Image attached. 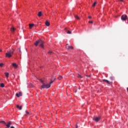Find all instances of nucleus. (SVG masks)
Instances as JSON below:
<instances>
[{
	"label": "nucleus",
	"mask_w": 128,
	"mask_h": 128,
	"mask_svg": "<svg viewBox=\"0 0 128 128\" xmlns=\"http://www.w3.org/2000/svg\"><path fill=\"white\" fill-rule=\"evenodd\" d=\"M44 42L42 41V40H37L34 43V44L36 46H38V44H40V46L42 48H44Z\"/></svg>",
	"instance_id": "f257e3e1"
},
{
	"label": "nucleus",
	"mask_w": 128,
	"mask_h": 128,
	"mask_svg": "<svg viewBox=\"0 0 128 128\" xmlns=\"http://www.w3.org/2000/svg\"><path fill=\"white\" fill-rule=\"evenodd\" d=\"M14 52V49L12 48L11 50H10L7 52L6 54V57L8 58H12Z\"/></svg>",
	"instance_id": "f03ea898"
},
{
	"label": "nucleus",
	"mask_w": 128,
	"mask_h": 128,
	"mask_svg": "<svg viewBox=\"0 0 128 128\" xmlns=\"http://www.w3.org/2000/svg\"><path fill=\"white\" fill-rule=\"evenodd\" d=\"M41 88H50V84H46L44 82H42Z\"/></svg>",
	"instance_id": "7ed1b4c3"
},
{
	"label": "nucleus",
	"mask_w": 128,
	"mask_h": 128,
	"mask_svg": "<svg viewBox=\"0 0 128 128\" xmlns=\"http://www.w3.org/2000/svg\"><path fill=\"white\" fill-rule=\"evenodd\" d=\"M100 116H98V117H94L93 118V120H94V122H98L100 120Z\"/></svg>",
	"instance_id": "20e7f679"
},
{
	"label": "nucleus",
	"mask_w": 128,
	"mask_h": 128,
	"mask_svg": "<svg viewBox=\"0 0 128 128\" xmlns=\"http://www.w3.org/2000/svg\"><path fill=\"white\" fill-rule=\"evenodd\" d=\"M126 18H128V16L126 15H122L121 16L122 20H126Z\"/></svg>",
	"instance_id": "39448f33"
},
{
	"label": "nucleus",
	"mask_w": 128,
	"mask_h": 128,
	"mask_svg": "<svg viewBox=\"0 0 128 128\" xmlns=\"http://www.w3.org/2000/svg\"><path fill=\"white\" fill-rule=\"evenodd\" d=\"M64 30H66V34H72V31L68 30V28H65Z\"/></svg>",
	"instance_id": "423d86ee"
},
{
	"label": "nucleus",
	"mask_w": 128,
	"mask_h": 128,
	"mask_svg": "<svg viewBox=\"0 0 128 128\" xmlns=\"http://www.w3.org/2000/svg\"><path fill=\"white\" fill-rule=\"evenodd\" d=\"M22 96V92H19V94L18 93L16 94V96H17V98H20V96Z\"/></svg>",
	"instance_id": "0eeeda50"
},
{
	"label": "nucleus",
	"mask_w": 128,
	"mask_h": 128,
	"mask_svg": "<svg viewBox=\"0 0 128 128\" xmlns=\"http://www.w3.org/2000/svg\"><path fill=\"white\" fill-rule=\"evenodd\" d=\"M12 124V122H8V124H6V126H7V128H10V124Z\"/></svg>",
	"instance_id": "6e6552de"
},
{
	"label": "nucleus",
	"mask_w": 128,
	"mask_h": 128,
	"mask_svg": "<svg viewBox=\"0 0 128 128\" xmlns=\"http://www.w3.org/2000/svg\"><path fill=\"white\" fill-rule=\"evenodd\" d=\"M45 24L46 26H50V22H48V21L46 20L45 22Z\"/></svg>",
	"instance_id": "1a4fd4ad"
},
{
	"label": "nucleus",
	"mask_w": 128,
	"mask_h": 128,
	"mask_svg": "<svg viewBox=\"0 0 128 128\" xmlns=\"http://www.w3.org/2000/svg\"><path fill=\"white\" fill-rule=\"evenodd\" d=\"M103 82H106V84H112V82L106 80H104Z\"/></svg>",
	"instance_id": "9d476101"
},
{
	"label": "nucleus",
	"mask_w": 128,
	"mask_h": 128,
	"mask_svg": "<svg viewBox=\"0 0 128 128\" xmlns=\"http://www.w3.org/2000/svg\"><path fill=\"white\" fill-rule=\"evenodd\" d=\"M38 16H39V18H40V16H42V12H39L38 14Z\"/></svg>",
	"instance_id": "9b49d317"
},
{
	"label": "nucleus",
	"mask_w": 128,
	"mask_h": 128,
	"mask_svg": "<svg viewBox=\"0 0 128 128\" xmlns=\"http://www.w3.org/2000/svg\"><path fill=\"white\" fill-rule=\"evenodd\" d=\"M12 66H14V68H18V65H16V63H13Z\"/></svg>",
	"instance_id": "f8f14e48"
},
{
	"label": "nucleus",
	"mask_w": 128,
	"mask_h": 128,
	"mask_svg": "<svg viewBox=\"0 0 128 128\" xmlns=\"http://www.w3.org/2000/svg\"><path fill=\"white\" fill-rule=\"evenodd\" d=\"M16 106L17 108H18L20 110H22V106H20L18 104H16Z\"/></svg>",
	"instance_id": "ddd939ff"
},
{
	"label": "nucleus",
	"mask_w": 128,
	"mask_h": 128,
	"mask_svg": "<svg viewBox=\"0 0 128 128\" xmlns=\"http://www.w3.org/2000/svg\"><path fill=\"white\" fill-rule=\"evenodd\" d=\"M67 50H74V47L72 46H68V48H67Z\"/></svg>",
	"instance_id": "4468645a"
},
{
	"label": "nucleus",
	"mask_w": 128,
	"mask_h": 128,
	"mask_svg": "<svg viewBox=\"0 0 128 128\" xmlns=\"http://www.w3.org/2000/svg\"><path fill=\"white\" fill-rule=\"evenodd\" d=\"M34 26V24H29L30 28L31 29L32 28V27Z\"/></svg>",
	"instance_id": "2eb2a0df"
},
{
	"label": "nucleus",
	"mask_w": 128,
	"mask_h": 128,
	"mask_svg": "<svg viewBox=\"0 0 128 128\" xmlns=\"http://www.w3.org/2000/svg\"><path fill=\"white\" fill-rule=\"evenodd\" d=\"M96 4H97L96 1H95L94 2V3L92 5V6H93L94 8V6H96Z\"/></svg>",
	"instance_id": "dca6fc26"
},
{
	"label": "nucleus",
	"mask_w": 128,
	"mask_h": 128,
	"mask_svg": "<svg viewBox=\"0 0 128 128\" xmlns=\"http://www.w3.org/2000/svg\"><path fill=\"white\" fill-rule=\"evenodd\" d=\"M4 74H6V78H8L10 74H8V72H5Z\"/></svg>",
	"instance_id": "f3484780"
},
{
	"label": "nucleus",
	"mask_w": 128,
	"mask_h": 128,
	"mask_svg": "<svg viewBox=\"0 0 128 128\" xmlns=\"http://www.w3.org/2000/svg\"><path fill=\"white\" fill-rule=\"evenodd\" d=\"M50 80H51L50 82L48 84H50V85L52 84L54 82V81L52 80V78H51Z\"/></svg>",
	"instance_id": "a211bd4d"
},
{
	"label": "nucleus",
	"mask_w": 128,
	"mask_h": 128,
	"mask_svg": "<svg viewBox=\"0 0 128 128\" xmlns=\"http://www.w3.org/2000/svg\"><path fill=\"white\" fill-rule=\"evenodd\" d=\"M0 123L4 124H5V126L6 124V122L4 120L0 121Z\"/></svg>",
	"instance_id": "6ab92c4d"
},
{
	"label": "nucleus",
	"mask_w": 128,
	"mask_h": 128,
	"mask_svg": "<svg viewBox=\"0 0 128 128\" xmlns=\"http://www.w3.org/2000/svg\"><path fill=\"white\" fill-rule=\"evenodd\" d=\"M14 30H16V28H14V27H12L11 28V32H14Z\"/></svg>",
	"instance_id": "aec40b11"
},
{
	"label": "nucleus",
	"mask_w": 128,
	"mask_h": 128,
	"mask_svg": "<svg viewBox=\"0 0 128 128\" xmlns=\"http://www.w3.org/2000/svg\"><path fill=\"white\" fill-rule=\"evenodd\" d=\"M0 87L1 88H4V83H2L0 84Z\"/></svg>",
	"instance_id": "412c9836"
},
{
	"label": "nucleus",
	"mask_w": 128,
	"mask_h": 128,
	"mask_svg": "<svg viewBox=\"0 0 128 128\" xmlns=\"http://www.w3.org/2000/svg\"><path fill=\"white\" fill-rule=\"evenodd\" d=\"M58 78L60 80H62V76H59V77Z\"/></svg>",
	"instance_id": "4be33fe9"
},
{
	"label": "nucleus",
	"mask_w": 128,
	"mask_h": 128,
	"mask_svg": "<svg viewBox=\"0 0 128 128\" xmlns=\"http://www.w3.org/2000/svg\"><path fill=\"white\" fill-rule=\"evenodd\" d=\"M4 66V64L3 63H0V68H2V66Z\"/></svg>",
	"instance_id": "5701e85b"
},
{
	"label": "nucleus",
	"mask_w": 128,
	"mask_h": 128,
	"mask_svg": "<svg viewBox=\"0 0 128 128\" xmlns=\"http://www.w3.org/2000/svg\"><path fill=\"white\" fill-rule=\"evenodd\" d=\"M75 18H76V20H80V17L76 15L75 16Z\"/></svg>",
	"instance_id": "b1692460"
},
{
	"label": "nucleus",
	"mask_w": 128,
	"mask_h": 128,
	"mask_svg": "<svg viewBox=\"0 0 128 128\" xmlns=\"http://www.w3.org/2000/svg\"><path fill=\"white\" fill-rule=\"evenodd\" d=\"M26 116H28V114H30V112H28V111H26Z\"/></svg>",
	"instance_id": "393cba45"
},
{
	"label": "nucleus",
	"mask_w": 128,
	"mask_h": 128,
	"mask_svg": "<svg viewBox=\"0 0 128 128\" xmlns=\"http://www.w3.org/2000/svg\"><path fill=\"white\" fill-rule=\"evenodd\" d=\"M39 80L42 83V82H44V80H42V79H40Z\"/></svg>",
	"instance_id": "a878e982"
},
{
	"label": "nucleus",
	"mask_w": 128,
	"mask_h": 128,
	"mask_svg": "<svg viewBox=\"0 0 128 128\" xmlns=\"http://www.w3.org/2000/svg\"><path fill=\"white\" fill-rule=\"evenodd\" d=\"M18 50L19 52H22V50H20V48H18Z\"/></svg>",
	"instance_id": "bb28decb"
},
{
	"label": "nucleus",
	"mask_w": 128,
	"mask_h": 128,
	"mask_svg": "<svg viewBox=\"0 0 128 128\" xmlns=\"http://www.w3.org/2000/svg\"><path fill=\"white\" fill-rule=\"evenodd\" d=\"M110 78L111 80H114V78L110 77Z\"/></svg>",
	"instance_id": "cd10ccee"
},
{
	"label": "nucleus",
	"mask_w": 128,
	"mask_h": 128,
	"mask_svg": "<svg viewBox=\"0 0 128 128\" xmlns=\"http://www.w3.org/2000/svg\"><path fill=\"white\" fill-rule=\"evenodd\" d=\"M48 54H52V52L50 51L49 52H48Z\"/></svg>",
	"instance_id": "c85d7f7f"
},
{
	"label": "nucleus",
	"mask_w": 128,
	"mask_h": 128,
	"mask_svg": "<svg viewBox=\"0 0 128 128\" xmlns=\"http://www.w3.org/2000/svg\"><path fill=\"white\" fill-rule=\"evenodd\" d=\"M88 22L89 24H92L93 22L92 21H89Z\"/></svg>",
	"instance_id": "c756f323"
},
{
	"label": "nucleus",
	"mask_w": 128,
	"mask_h": 128,
	"mask_svg": "<svg viewBox=\"0 0 128 128\" xmlns=\"http://www.w3.org/2000/svg\"><path fill=\"white\" fill-rule=\"evenodd\" d=\"M88 18H92V16H88Z\"/></svg>",
	"instance_id": "7c9ffc66"
},
{
	"label": "nucleus",
	"mask_w": 128,
	"mask_h": 128,
	"mask_svg": "<svg viewBox=\"0 0 128 128\" xmlns=\"http://www.w3.org/2000/svg\"><path fill=\"white\" fill-rule=\"evenodd\" d=\"M54 80H56V78H52V80L54 82Z\"/></svg>",
	"instance_id": "2f4dec72"
},
{
	"label": "nucleus",
	"mask_w": 128,
	"mask_h": 128,
	"mask_svg": "<svg viewBox=\"0 0 128 128\" xmlns=\"http://www.w3.org/2000/svg\"><path fill=\"white\" fill-rule=\"evenodd\" d=\"M78 124H76V128H78Z\"/></svg>",
	"instance_id": "473e14b6"
},
{
	"label": "nucleus",
	"mask_w": 128,
	"mask_h": 128,
	"mask_svg": "<svg viewBox=\"0 0 128 128\" xmlns=\"http://www.w3.org/2000/svg\"><path fill=\"white\" fill-rule=\"evenodd\" d=\"M2 52V49H0V52Z\"/></svg>",
	"instance_id": "72a5a7b5"
},
{
	"label": "nucleus",
	"mask_w": 128,
	"mask_h": 128,
	"mask_svg": "<svg viewBox=\"0 0 128 128\" xmlns=\"http://www.w3.org/2000/svg\"><path fill=\"white\" fill-rule=\"evenodd\" d=\"M68 44H66V48H68Z\"/></svg>",
	"instance_id": "f704fd0d"
},
{
	"label": "nucleus",
	"mask_w": 128,
	"mask_h": 128,
	"mask_svg": "<svg viewBox=\"0 0 128 128\" xmlns=\"http://www.w3.org/2000/svg\"><path fill=\"white\" fill-rule=\"evenodd\" d=\"M78 78H80V75H78Z\"/></svg>",
	"instance_id": "c9c22d12"
},
{
	"label": "nucleus",
	"mask_w": 128,
	"mask_h": 128,
	"mask_svg": "<svg viewBox=\"0 0 128 128\" xmlns=\"http://www.w3.org/2000/svg\"><path fill=\"white\" fill-rule=\"evenodd\" d=\"M10 128H14V127L12 126L10 127Z\"/></svg>",
	"instance_id": "e433bc0d"
},
{
	"label": "nucleus",
	"mask_w": 128,
	"mask_h": 128,
	"mask_svg": "<svg viewBox=\"0 0 128 128\" xmlns=\"http://www.w3.org/2000/svg\"><path fill=\"white\" fill-rule=\"evenodd\" d=\"M120 1H121V2H124V0H120Z\"/></svg>",
	"instance_id": "4c0bfd02"
},
{
	"label": "nucleus",
	"mask_w": 128,
	"mask_h": 128,
	"mask_svg": "<svg viewBox=\"0 0 128 128\" xmlns=\"http://www.w3.org/2000/svg\"><path fill=\"white\" fill-rule=\"evenodd\" d=\"M86 76L90 77V76Z\"/></svg>",
	"instance_id": "58836bf2"
},
{
	"label": "nucleus",
	"mask_w": 128,
	"mask_h": 128,
	"mask_svg": "<svg viewBox=\"0 0 128 128\" xmlns=\"http://www.w3.org/2000/svg\"><path fill=\"white\" fill-rule=\"evenodd\" d=\"M75 92H76V91H75Z\"/></svg>",
	"instance_id": "ea45409f"
}]
</instances>
